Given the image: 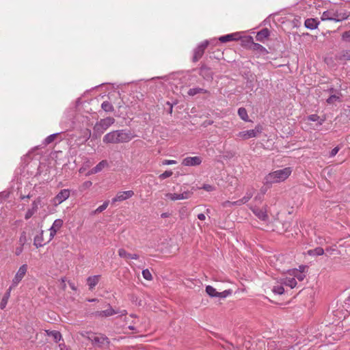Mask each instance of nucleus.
<instances>
[{
	"instance_id": "obj_43",
	"label": "nucleus",
	"mask_w": 350,
	"mask_h": 350,
	"mask_svg": "<svg viewBox=\"0 0 350 350\" xmlns=\"http://www.w3.org/2000/svg\"><path fill=\"white\" fill-rule=\"evenodd\" d=\"M230 294H231V291L230 290H226V291H224L223 292H221V293L218 292L217 297H221V298H225V297H226L227 296H228Z\"/></svg>"
},
{
	"instance_id": "obj_52",
	"label": "nucleus",
	"mask_w": 350,
	"mask_h": 350,
	"mask_svg": "<svg viewBox=\"0 0 350 350\" xmlns=\"http://www.w3.org/2000/svg\"><path fill=\"white\" fill-rule=\"evenodd\" d=\"M26 239L25 233L23 232V234L20 237L19 241L21 243V245H23L24 244V242Z\"/></svg>"
},
{
	"instance_id": "obj_11",
	"label": "nucleus",
	"mask_w": 350,
	"mask_h": 350,
	"mask_svg": "<svg viewBox=\"0 0 350 350\" xmlns=\"http://www.w3.org/2000/svg\"><path fill=\"white\" fill-rule=\"evenodd\" d=\"M192 194H193V192H191L190 191H185L179 194L168 193L165 194V196H166V198H167L173 201H175V200H178L188 199L191 197Z\"/></svg>"
},
{
	"instance_id": "obj_10",
	"label": "nucleus",
	"mask_w": 350,
	"mask_h": 350,
	"mask_svg": "<svg viewBox=\"0 0 350 350\" xmlns=\"http://www.w3.org/2000/svg\"><path fill=\"white\" fill-rule=\"evenodd\" d=\"M27 271V265H23L20 267L18 269L16 274L15 275L14 278L12 280V284L10 286L11 288L16 287L18 284L22 280V279L25 275Z\"/></svg>"
},
{
	"instance_id": "obj_58",
	"label": "nucleus",
	"mask_w": 350,
	"mask_h": 350,
	"mask_svg": "<svg viewBox=\"0 0 350 350\" xmlns=\"http://www.w3.org/2000/svg\"><path fill=\"white\" fill-rule=\"evenodd\" d=\"M306 267V266H300L299 270H298L300 272H304Z\"/></svg>"
},
{
	"instance_id": "obj_27",
	"label": "nucleus",
	"mask_w": 350,
	"mask_h": 350,
	"mask_svg": "<svg viewBox=\"0 0 350 350\" xmlns=\"http://www.w3.org/2000/svg\"><path fill=\"white\" fill-rule=\"evenodd\" d=\"M319 22L314 18H308L305 21V27L310 29H314L317 27Z\"/></svg>"
},
{
	"instance_id": "obj_42",
	"label": "nucleus",
	"mask_w": 350,
	"mask_h": 350,
	"mask_svg": "<svg viewBox=\"0 0 350 350\" xmlns=\"http://www.w3.org/2000/svg\"><path fill=\"white\" fill-rule=\"evenodd\" d=\"M172 174H173V172L172 171H165L163 174H160L159 178L161 180H163L165 178L170 177L172 175Z\"/></svg>"
},
{
	"instance_id": "obj_33",
	"label": "nucleus",
	"mask_w": 350,
	"mask_h": 350,
	"mask_svg": "<svg viewBox=\"0 0 350 350\" xmlns=\"http://www.w3.org/2000/svg\"><path fill=\"white\" fill-rule=\"evenodd\" d=\"M207 91L204 89L200 88H191L188 91V94L189 96H194L197 94L200 93H206Z\"/></svg>"
},
{
	"instance_id": "obj_26",
	"label": "nucleus",
	"mask_w": 350,
	"mask_h": 350,
	"mask_svg": "<svg viewBox=\"0 0 350 350\" xmlns=\"http://www.w3.org/2000/svg\"><path fill=\"white\" fill-rule=\"evenodd\" d=\"M238 40V33H230L219 37V40L221 42H227Z\"/></svg>"
},
{
	"instance_id": "obj_62",
	"label": "nucleus",
	"mask_w": 350,
	"mask_h": 350,
	"mask_svg": "<svg viewBox=\"0 0 350 350\" xmlns=\"http://www.w3.org/2000/svg\"><path fill=\"white\" fill-rule=\"evenodd\" d=\"M30 198L29 195H28V196H23V197H21V198H22V199H25V198Z\"/></svg>"
},
{
	"instance_id": "obj_48",
	"label": "nucleus",
	"mask_w": 350,
	"mask_h": 350,
	"mask_svg": "<svg viewBox=\"0 0 350 350\" xmlns=\"http://www.w3.org/2000/svg\"><path fill=\"white\" fill-rule=\"evenodd\" d=\"M222 205H223L224 207H228V206H233V205L236 206L235 204H234V202H230V201H228V200L223 202Z\"/></svg>"
},
{
	"instance_id": "obj_45",
	"label": "nucleus",
	"mask_w": 350,
	"mask_h": 350,
	"mask_svg": "<svg viewBox=\"0 0 350 350\" xmlns=\"http://www.w3.org/2000/svg\"><path fill=\"white\" fill-rule=\"evenodd\" d=\"M339 150H340V148L338 146L335 147L334 148H333L331 150V152L329 153V156L331 157H334L338 152Z\"/></svg>"
},
{
	"instance_id": "obj_56",
	"label": "nucleus",
	"mask_w": 350,
	"mask_h": 350,
	"mask_svg": "<svg viewBox=\"0 0 350 350\" xmlns=\"http://www.w3.org/2000/svg\"><path fill=\"white\" fill-rule=\"evenodd\" d=\"M22 251H23V247H22V246H21V247H20L16 248V254L17 256L20 255V254H21V253L22 252Z\"/></svg>"
},
{
	"instance_id": "obj_6",
	"label": "nucleus",
	"mask_w": 350,
	"mask_h": 350,
	"mask_svg": "<svg viewBox=\"0 0 350 350\" xmlns=\"http://www.w3.org/2000/svg\"><path fill=\"white\" fill-rule=\"evenodd\" d=\"M107 308L104 310L91 311L90 310H88L85 314L88 317L102 319V318H106L108 317H111V316L118 313L115 310H113L111 307V306L109 304H107Z\"/></svg>"
},
{
	"instance_id": "obj_9",
	"label": "nucleus",
	"mask_w": 350,
	"mask_h": 350,
	"mask_svg": "<svg viewBox=\"0 0 350 350\" xmlns=\"http://www.w3.org/2000/svg\"><path fill=\"white\" fill-rule=\"evenodd\" d=\"M209 44V42L208 40H205L200 43L194 50H193V55L192 57V61L193 62H197L203 56L204 51L207 46Z\"/></svg>"
},
{
	"instance_id": "obj_5",
	"label": "nucleus",
	"mask_w": 350,
	"mask_h": 350,
	"mask_svg": "<svg viewBox=\"0 0 350 350\" xmlns=\"http://www.w3.org/2000/svg\"><path fill=\"white\" fill-rule=\"evenodd\" d=\"M115 121L116 120L113 118L107 117L97 122L93 128V136L95 137H100L105 131L114 124Z\"/></svg>"
},
{
	"instance_id": "obj_36",
	"label": "nucleus",
	"mask_w": 350,
	"mask_h": 350,
	"mask_svg": "<svg viewBox=\"0 0 350 350\" xmlns=\"http://www.w3.org/2000/svg\"><path fill=\"white\" fill-rule=\"evenodd\" d=\"M59 133H55V134H52L49 136H48L44 141V146H47L49 145V144L52 143L53 142H54L57 136L59 135Z\"/></svg>"
},
{
	"instance_id": "obj_47",
	"label": "nucleus",
	"mask_w": 350,
	"mask_h": 350,
	"mask_svg": "<svg viewBox=\"0 0 350 350\" xmlns=\"http://www.w3.org/2000/svg\"><path fill=\"white\" fill-rule=\"evenodd\" d=\"M342 38L345 40H350V31H345L342 33Z\"/></svg>"
},
{
	"instance_id": "obj_37",
	"label": "nucleus",
	"mask_w": 350,
	"mask_h": 350,
	"mask_svg": "<svg viewBox=\"0 0 350 350\" xmlns=\"http://www.w3.org/2000/svg\"><path fill=\"white\" fill-rule=\"evenodd\" d=\"M206 292L211 297H217L218 292L211 286H207L206 287Z\"/></svg>"
},
{
	"instance_id": "obj_38",
	"label": "nucleus",
	"mask_w": 350,
	"mask_h": 350,
	"mask_svg": "<svg viewBox=\"0 0 350 350\" xmlns=\"http://www.w3.org/2000/svg\"><path fill=\"white\" fill-rule=\"evenodd\" d=\"M292 275L297 278L299 281H302L305 278V275L303 274V272H300L297 269L292 271Z\"/></svg>"
},
{
	"instance_id": "obj_24",
	"label": "nucleus",
	"mask_w": 350,
	"mask_h": 350,
	"mask_svg": "<svg viewBox=\"0 0 350 350\" xmlns=\"http://www.w3.org/2000/svg\"><path fill=\"white\" fill-rule=\"evenodd\" d=\"M336 59L339 61L350 60V51H342L336 55Z\"/></svg>"
},
{
	"instance_id": "obj_35",
	"label": "nucleus",
	"mask_w": 350,
	"mask_h": 350,
	"mask_svg": "<svg viewBox=\"0 0 350 350\" xmlns=\"http://www.w3.org/2000/svg\"><path fill=\"white\" fill-rule=\"evenodd\" d=\"M250 41L252 42V48L254 50L260 51H266V49L264 46L258 43H255L253 42V39L252 37H249Z\"/></svg>"
},
{
	"instance_id": "obj_60",
	"label": "nucleus",
	"mask_w": 350,
	"mask_h": 350,
	"mask_svg": "<svg viewBox=\"0 0 350 350\" xmlns=\"http://www.w3.org/2000/svg\"><path fill=\"white\" fill-rule=\"evenodd\" d=\"M324 121H325V119H321L320 121L319 122V124L321 125Z\"/></svg>"
},
{
	"instance_id": "obj_40",
	"label": "nucleus",
	"mask_w": 350,
	"mask_h": 350,
	"mask_svg": "<svg viewBox=\"0 0 350 350\" xmlns=\"http://www.w3.org/2000/svg\"><path fill=\"white\" fill-rule=\"evenodd\" d=\"M109 201H105L101 206H98L94 211L95 213H100L107 208Z\"/></svg>"
},
{
	"instance_id": "obj_13",
	"label": "nucleus",
	"mask_w": 350,
	"mask_h": 350,
	"mask_svg": "<svg viewBox=\"0 0 350 350\" xmlns=\"http://www.w3.org/2000/svg\"><path fill=\"white\" fill-rule=\"evenodd\" d=\"M255 189L253 187L248 188L246 191L245 195L240 200L234 201V204L236 206H241L247 203L254 196Z\"/></svg>"
},
{
	"instance_id": "obj_7",
	"label": "nucleus",
	"mask_w": 350,
	"mask_h": 350,
	"mask_svg": "<svg viewBox=\"0 0 350 350\" xmlns=\"http://www.w3.org/2000/svg\"><path fill=\"white\" fill-rule=\"evenodd\" d=\"M262 127L258 124L254 129L241 131L237 134V136L242 139H247L252 137H256L258 134L261 133Z\"/></svg>"
},
{
	"instance_id": "obj_22",
	"label": "nucleus",
	"mask_w": 350,
	"mask_h": 350,
	"mask_svg": "<svg viewBox=\"0 0 350 350\" xmlns=\"http://www.w3.org/2000/svg\"><path fill=\"white\" fill-rule=\"evenodd\" d=\"M269 36V31L267 28H264L258 31L256 36V40L259 42H264Z\"/></svg>"
},
{
	"instance_id": "obj_57",
	"label": "nucleus",
	"mask_w": 350,
	"mask_h": 350,
	"mask_svg": "<svg viewBox=\"0 0 350 350\" xmlns=\"http://www.w3.org/2000/svg\"><path fill=\"white\" fill-rule=\"evenodd\" d=\"M92 182H91V181H86V182H85V183H83V186H84L85 187H90V186L92 185Z\"/></svg>"
},
{
	"instance_id": "obj_31",
	"label": "nucleus",
	"mask_w": 350,
	"mask_h": 350,
	"mask_svg": "<svg viewBox=\"0 0 350 350\" xmlns=\"http://www.w3.org/2000/svg\"><path fill=\"white\" fill-rule=\"evenodd\" d=\"M238 114L243 120L245 122L250 121L247 110L244 107H241L238 109Z\"/></svg>"
},
{
	"instance_id": "obj_53",
	"label": "nucleus",
	"mask_w": 350,
	"mask_h": 350,
	"mask_svg": "<svg viewBox=\"0 0 350 350\" xmlns=\"http://www.w3.org/2000/svg\"><path fill=\"white\" fill-rule=\"evenodd\" d=\"M59 350H68V349L64 343H61L59 345Z\"/></svg>"
},
{
	"instance_id": "obj_12",
	"label": "nucleus",
	"mask_w": 350,
	"mask_h": 350,
	"mask_svg": "<svg viewBox=\"0 0 350 350\" xmlns=\"http://www.w3.org/2000/svg\"><path fill=\"white\" fill-rule=\"evenodd\" d=\"M134 195V192L131 190L126 191H119L116 194V196L113 198L111 200L112 204L116 203V202H121L131 198Z\"/></svg>"
},
{
	"instance_id": "obj_1",
	"label": "nucleus",
	"mask_w": 350,
	"mask_h": 350,
	"mask_svg": "<svg viewBox=\"0 0 350 350\" xmlns=\"http://www.w3.org/2000/svg\"><path fill=\"white\" fill-rule=\"evenodd\" d=\"M134 135L128 130H116L106 134L103 142L106 144H120L130 142Z\"/></svg>"
},
{
	"instance_id": "obj_20",
	"label": "nucleus",
	"mask_w": 350,
	"mask_h": 350,
	"mask_svg": "<svg viewBox=\"0 0 350 350\" xmlns=\"http://www.w3.org/2000/svg\"><path fill=\"white\" fill-rule=\"evenodd\" d=\"M38 204H39V202H37V201H33L31 204V208L28 209L27 211L26 212V214L25 215V219H30L34 213H36L38 209Z\"/></svg>"
},
{
	"instance_id": "obj_39",
	"label": "nucleus",
	"mask_w": 350,
	"mask_h": 350,
	"mask_svg": "<svg viewBox=\"0 0 350 350\" xmlns=\"http://www.w3.org/2000/svg\"><path fill=\"white\" fill-rule=\"evenodd\" d=\"M142 275L144 278L146 279V280L150 281L152 280V274L148 269H144L142 271Z\"/></svg>"
},
{
	"instance_id": "obj_15",
	"label": "nucleus",
	"mask_w": 350,
	"mask_h": 350,
	"mask_svg": "<svg viewBox=\"0 0 350 350\" xmlns=\"http://www.w3.org/2000/svg\"><path fill=\"white\" fill-rule=\"evenodd\" d=\"M63 226V220L61 219H55L50 228V235L49 238V241H51L56 234L57 232Z\"/></svg>"
},
{
	"instance_id": "obj_4",
	"label": "nucleus",
	"mask_w": 350,
	"mask_h": 350,
	"mask_svg": "<svg viewBox=\"0 0 350 350\" xmlns=\"http://www.w3.org/2000/svg\"><path fill=\"white\" fill-rule=\"evenodd\" d=\"M349 14L347 12H342L334 8H331L323 12L321 16L322 21H334L340 22L347 19L349 17Z\"/></svg>"
},
{
	"instance_id": "obj_23",
	"label": "nucleus",
	"mask_w": 350,
	"mask_h": 350,
	"mask_svg": "<svg viewBox=\"0 0 350 350\" xmlns=\"http://www.w3.org/2000/svg\"><path fill=\"white\" fill-rule=\"evenodd\" d=\"M118 255L121 258H131V259H137L139 258V256L136 254H129L124 249H120L118 250Z\"/></svg>"
},
{
	"instance_id": "obj_19",
	"label": "nucleus",
	"mask_w": 350,
	"mask_h": 350,
	"mask_svg": "<svg viewBox=\"0 0 350 350\" xmlns=\"http://www.w3.org/2000/svg\"><path fill=\"white\" fill-rule=\"evenodd\" d=\"M43 231L42 230L40 233L38 235H36L34 237L33 240V244L36 247H40L45 245L46 243L49 242V239L46 241H44V239L43 238Z\"/></svg>"
},
{
	"instance_id": "obj_29",
	"label": "nucleus",
	"mask_w": 350,
	"mask_h": 350,
	"mask_svg": "<svg viewBox=\"0 0 350 350\" xmlns=\"http://www.w3.org/2000/svg\"><path fill=\"white\" fill-rule=\"evenodd\" d=\"M12 289V288H11L10 286L9 289L5 293L4 296L3 297V298L1 299V304H0L1 309H3L6 306L8 301V299H9L10 295V291H11Z\"/></svg>"
},
{
	"instance_id": "obj_64",
	"label": "nucleus",
	"mask_w": 350,
	"mask_h": 350,
	"mask_svg": "<svg viewBox=\"0 0 350 350\" xmlns=\"http://www.w3.org/2000/svg\"><path fill=\"white\" fill-rule=\"evenodd\" d=\"M266 190L265 189H261V193H263V195L265 193Z\"/></svg>"
},
{
	"instance_id": "obj_55",
	"label": "nucleus",
	"mask_w": 350,
	"mask_h": 350,
	"mask_svg": "<svg viewBox=\"0 0 350 350\" xmlns=\"http://www.w3.org/2000/svg\"><path fill=\"white\" fill-rule=\"evenodd\" d=\"M198 218L200 219V220H204L206 219V217L204 215V214L203 213H200L198 215Z\"/></svg>"
},
{
	"instance_id": "obj_14",
	"label": "nucleus",
	"mask_w": 350,
	"mask_h": 350,
	"mask_svg": "<svg viewBox=\"0 0 350 350\" xmlns=\"http://www.w3.org/2000/svg\"><path fill=\"white\" fill-rule=\"evenodd\" d=\"M202 163L200 157H188L183 160L182 164L185 166H196Z\"/></svg>"
},
{
	"instance_id": "obj_16",
	"label": "nucleus",
	"mask_w": 350,
	"mask_h": 350,
	"mask_svg": "<svg viewBox=\"0 0 350 350\" xmlns=\"http://www.w3.org/2000/svg\"><path fill=\"white\" fill-rule=\"evenodd\" d=\"M70 196V191L68 189H62L55 197L54 200L55 203L61 204L64 200L68 199Z\"/></svg>"
},
{
	"instance_id": "obj_32",
	"label": "nucleus",
	"mask_w": 350,
	"mask_h": 350,
	"mask_svg": "<svg viewBox=\"0 0 350 350\" xmlns=\"http://www.w3.org/2000/svg\"><path fill=\"white\" fill-rule=\"evenodd\" d=\"M308 254L310 256H321L324 254V250L321 247H318L314 250H308Z\"/></svg>"
},
{
	"instance_id": "obj_61",
	"label": "nucleus",
	"mask_w": 350,
	"mask_h": 350,
	"mask_svg": "<svg viewBox=\"0 0 350 350\" xmlns=\"http://www.w3.org/2000/svg\"><path fill=\"white\" fill-rule=\"evenodd\" d=\"M89 301H97L98 302V300L97 299H88Z\"/></svg>"
},
{
	"instance_id": "obj_59",
	"label": "nucleus",
	"mask_w": 350,
	"mask_h": 350,
	"mask_svg": "<svg viewBox=\"0 0 350 350\" xmlns=\"http://www.w3.org/2000/svg\"><path fill=\"white\" fill-rule=\"evenodd\" d=\"M334 250H335V249H332V248H331V247H329V248H327V249H326V251H327V252H332V251H334Z\"/></svg>"
},
{
	"instance_id": "obj_54",
	"label": "nucleus",
	"mask_w": 350,
	"mask_h": 350,
	"mask_svg": "<svg viewBox=\"0 0 350 350\" xmlns=\"http://www.w3.org/2000/svg\"><path fill=\"white\" fill-rule=\"evenodd\" d=\"M327 92L331 94H333L334 93H336V92H340L339 90H337L336 89H334V88H329L327 90Z\"/></svg>"
},
{
	"instance_id": "obj_25",
	"label": "nucleus",
	"mask_w": 350,
	"mask_h": 350,
	"mask_svg": "<svg viewBox=\"0 0 350 350\" xmlns=\"http://www.w3.org/2000/svg\"><path fill=\"white\" fill-rule=\"evenodd\" d=\"M100 275L90 276L88 278L87 282L90 289H93L95 286L98 283L100 280Z\"/></svg>"
},
{
	"instance_id": "obj_51",
	"label": "nucleus",
	"mask_w": 350,
	"mask_h": 350,
	"mask_svg": "<svg viewBox=\"0 0 350 350\" xmlns=\"http://www.w3.org/2000/svg\"><path fill=\"white\" fill-rule=\"evenodd\" d=\"M203 188L208 191H211L213 190V187L210 185H205Z\"/></svg>"
},
{
	"instance_id": "obj_49",
	"label": "nucleus",
	"mask_w": 350,
	"mask_h": 350,
	"mask_svg": "<svg viewBox=\"0 0 350 350\" xmlns=\"http://www.w3.org/2000/svg\"><path fill=\"white\" fill-rule=\"evenodd\" d=\"M263 200V193H258L254 198V200L262 202Z\"/></svg>"
},
{
	"instance_id": "obj_44",
	"label": "nucleus",
	"mask_w": 350,
	"mask_h": 350,
	"mask_svg": "<svg viewBox=\"0 0 350 350\" xmlns=\"http://www.w3.org/2000/svg\"><path fill=\"white\" fill-rule=\"evenodd\" d=\"M319 118L320 117L317 114H312L308 117V119L312 122L319 121Z\"/></svg>"
},
{
	"instance_id": "obj_41",
	"label": "nucleus",
	"mask_w": 350,
	"mask_h": 350,
	"mask_svg": "<svg viewBox=\"0 0 350 350\" xmlns=\"http://www.w3.org/2000/svg\"><path fill=\"white\" fill-rule=\"evenodd\" d=\"M273 292L278 295H282L284 293V289L282 286H277L273 287Z\"/></svg>"
},
{
	"instance_id": "obj_8",
	"label": "nucleus",
	"mask_w": 350,
	"mask_h": 350,
	"mask_svg": "<svg viewBox=\"0 0 350 350\" xmlns=\"http://www.w3.org/2000/svg\"><path fill=\"white\" fill-rule=\"evenodd\" d=\"M198 74L201 76L204 79L211 81L213 79V72L209 66H208L205 63H201L200 66L198 68Z\"/></svg>"
},
{
	"instance_id": "obj_28",
	"label": "nucleus",
	"mask_w": 350,
	"mask_h": 350,
	"mask_svg": "<svg viewBox=\"0 0 350 350\" xmlns=\"http://www.w3.org/2000/svg\"><path fill=\"white\" fill-rule=\"evenodd\" d=\"M49 336H51L55 342H58L62 339V334L56 330L46 331Z\"/></svg>"
},
{
	"instance_id": "obj_3",
	"label": "nucleus",
	"mask_w": 350,
	"mask_h": 350,
	"mask_svg": "<svg viewBox=\"0 0 350 350\" xmlns=\"http://www.w3.org/2000/svg\"><path fill=\"white\" fill-rule=\"evenodd\" d=\"M80 334L91 341L92 344L96 347L101 348L109 344L108 338L101 334L97 335L88 332H82Z\"/></svg>"
},
{
	"instance_id": "obj_50",
	"label": "nucleus",
	"mask_w": 350,
	"mask_h": 350,
	"mask_svg": "<svg viewBox=\"0 0 350 350\" xmlns=\"http://www.w3.org/2000/svg\"><path fill=\"white\" fill-rule=\"evenodd\" d=\"M84 136L85 137H87V139H89L91 136V131L90 129H85V132H84Z\"/></svg>"
},
{
	"instance_id": "obj_2",
	"label": "nucleus",
	"mask_w": 350,
	"mask_h": 350,
	"mask_svg": "<svg viewBox=\"0 0 350 350\" xmlns=\"http://www.w3.org/2000/svg\"><path fill=\"white\" fill-rule=\"evenodd\" d=\"M291 167H285L267 174L265 178V184H273L285 180L291 174Z\"/></svg>"
},
{
	"instance_id": "obj_21",
	"label": "nucleus",
	"mask_w": 350,
	"mask_h": 350,
	"mask_svg": "<svg viewBox=\"0 0 350 350\" xmlns=\"http://www.w3.org/2000/svg\"><path fill=\"white\" fill-rule=\"evenodd\" d=\"M108 166V162L106 160H103L99 162L94 167H93L89 172L88 174H94L100 172L105 167Z\"/></svg>"
},
{
	"instance_id": "obj_63",
	"label": "nucleus",
	"mask_w": 350,
	"mask_h": 350,
	"mask_svg": "<svg viewBox=\"0 0 350 350\" xmlns=\"http://www.w3.org/2000/svg\"><path fill=\"white\" fill-rule=\"evenodd\" d=\"M167 215V213H163L161 214V217H166Z\"/></svg>"
},
{
	"instance_id": "obj_18",
	"label": "nucleus",
	"mask_w": 350,
	"mask_h": 350,
	"mask_svg": "<svg viewBox=\"0 0 350 350\" xmlns=\"http://www.w3.org/2000/svg\"><path fill=\"white\" fill-rule=\"evenodd\" d=\"M254 215L262 221H266L268 219V215L265 210L260 209L259 208L254 207L251 208Z\"/></svg>"
},
{
	"instance_id": "obj_34",
	"label": "nucleus",
	"mask_w": 350,
	"mask_h": 350,
	"mask_svg": "<svg viewBox=\"0 0 350 350\" xmlns=\"http://www.w3.org/2000/svg\"><path fill=\"white\" fill-rule=\"evenodd\" d=\"M101 108L106 112H111L114 110L113 105L108 101H104L101 105Z\"/></svg>"
},
{
	"instance_id": "obj_17",
	"label": "nucleus",
	"mask_w": 350,
	"mask_h": 350,
	"mask_svg": "<svg viewBox=\"0 0 350 350\" xmlns=\"http://www.w3.org/2000/svg\"><path fill=\"white\" fill-rule=\"evenodd\" d=\"M342 94L340 92H336V93L331 94L329 97L326 100V102L329 105H333L336 102H341Z\"/></svg>"
},
{
	"instance_id": "obj_46",
	"label": "nucleus",
	"mask_w": 350,
	"mask_h": 350,
	"mask_svg": "<svg viewBox=\"0 0 350 350\" xmlns=\"http://www.w3.org/2000/svg\"><path fill=\"white\" fill-rule=\"evenodd\" d=\"M176 161L175 160H167L165 159L162 161L163 165H172V164H176Z\"/></svg>"
},
{
	"instance_id": "obj_30",
	"label": "nucleus",
	"mask_w": 350,
	"mask_h": 350,
	"mask_svg": "<svg viewBox=\"0 0 350 350\" xmlns=\"http://www.w3.org/2000/svg\"><path fill=\"white\" fill-rule=\"evenodd\" d=\"M282 283L286 286H290L291 288L297 285V281L295 278H286L283 279Z\"/></svg>"
}]
</instances>
